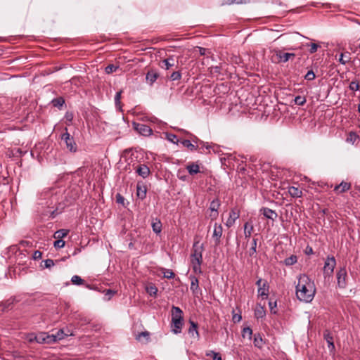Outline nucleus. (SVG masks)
<instances>
[{"instance_id": "obj_19", "label": "nucleus", "mask_w": 360, "mask_h": 360, "mask_svg": "<svg viewBox=\"0 0 360 360\" xmlns=\"http://www.w3.org/2000/svg\"><path fill=\"white\" fill-rule=\"evenodd\" d=\"M191 279V290L193 292V294H196L197 291L199 288V281L198 279L193 276H190Z\"/></svg>"}, {"instance_id": "obj_58", "label": "nucleus", "mask_w": 360, "mask_h": 360, "mask_svg": "<svg viewBox=\"0 0 360 360\" xmlns=\"http://www.w3.org/2000/svg\"><path fill=\"white\" fill-rule=\"evenodd\" d=\"M116 198L118 203H123L124 198L120 194H117Z\"/></svg>"}, {"instance_id": "obj_10", "label": "nucleus", "mask_w": 360, "mask_h": 360, "mask_svg": "<svg viewBox=\"0 0 360 360\" xmlns=\"http://www.w3.org/2000/svg\"><path fill=\"white\" fill-rule=\"evenodd\" d=\"M350 188V183L342 181L339 185L335 186L334 191L338 194L342 193L349 190Z\"/></svg>"}, {"instance_id": "obj_15", "label": "nucleus", "mask_w": 360, "mask_h": 360, "mask_svg": "<svg viewBox=\"0 0 360 360\" xmlns=\"http://www.w3.org/2000/svg\"><path fill=\"white\" fill-rule=\"evenodd\" d=\"M138 174L143 178H146L150 174V169L146 165H141L136 169Z\"/></svg>"}, {"instance_id": "obj_49", "label": "nucleus", "mask_w": 360, "mask_h": 360, "mask_svg": "<svg viewBox=\"0 0 360 360\" xmlns=\"http://www.w3.org/2000/svg\"><path fill=\"white\" fill-rule=\"evenodd\" d=\"M315 74L313 70H309L307 72V73L305 75L304 78L307 80L311 81L315 79Z\"/></svg>"}, {"instance_id": "obj_16", "label": "nucleus", "mask_w": 360, "mask_h": 360, "mask_svg": "<svg viewBox=\"0 0 360 360\" xmlns=\"http://www.w3.org/2000/svg\"><path fill=\"white\" fill-rule=\"evenodd\" d=\"M205 356L207 360H222L220 354L212 350L206 351Z\"/></svg>"}, {"instance_id": "obj_22", "label": "nucleus", "mask_w": 360, "mask_h": 360, "mask_svg": "<svg viewBox=\"0 0 360 360\" xmlns=\"http://www.w3.org/2000/svg\"><path fill=\"white\" fill-rule=\"evenodd\" d=\"M266 314L265 310L260 304L256 306L255 316L257 319L263 318Z\"/></svg>"}, {"instance_id": "obj_8", "label": "nucleus", "mask_w": 360, "mask_h": 360, "mask_svg": "<svg viewBox=\"0 0 360 360\" xmlns=\"http://www.w3.org/2000/svg\"><path fill=\"white\" fill-rule=\"evenodd\" d=\"M239 217H240L239 211L237 209H236V208L232 209L230 211L229 217V218H228V219H227V221L226 222V226L227 227L232 226L234 224L236 220L237 219H238Z\"/></svg>"}, {"instance_id": "obj_63", "label": "nucleus", "mask_w": 360, "mask_h": 360, "mask_svg": "<svg viewBox=\"0 0 360 360\" xmlns=\"http://www.w3.org/2000/svg\"><path fill=\"white\" fill-rule=\"evenodd\" d=\"M66 119L69 121H71L72 120V115H66Z\"/></svg>"}, {"instance_id": "obj_30", "label": "nucleus", "mask_w": 360, "mask_h": 360, "mask_svg": "<svg viewBox=\"0 0 360 360\" xmlns=\"http://www.w3.org/2000/svg\"><path fill=\"white\" fill-rule=\"evenodd\" d=\"M146 290L150 296H155L158 292V288L153 284L147 285Z\"/></svg>"}, {"instance_id": "obj_57", "label": "nucleus", "mask_w": 360, "mask_h": 360, "mask_svg": "<svg viewBox=\"0 0 360 360\" xmlns=\"http://www.w3.org/2000/svg\"><path fill=\"white\" fill-rule=\"evenodd\" d=\"M246 0H226V4H243L245 3Z\"/></svg>"}, {"instance_id": "obj_42", "label": "nucleus", "mask_w": 360, "mask_h": 360, "mask_svg": "<svg viewBox=\"0 0 360 360\" xmlns=\"http://www.w3.org/2000/svg\"><path fill=\"white\" fill-rule=\"evenodd\" d=\"M252 334V330L250 328L246 327V328H243V333H242V335L243 338H245L247 336L249 339H251Z\"/></svg>"}, {"instance_id": "obj_44", "label": "nucleus", "mask_w": 360, "mask_h": 360, "mask_svg": "<svg viewBox=\"0 0 360 360\" xmlns=\"http://www.w3.org/2000/svg\"><path fill=\"white\" fill-rule=\"evenodd\" d=\"M167 139L173 143H178L179 140L175 134H167Z\"/></svg>"}, {"instance_id": "obj_47", "label": "nucleus", "mask_w": 360, "mask_h": 360, "mask_svg": "<svg viewBox=\"0 0 360 360\" xmlns=\"http://www.w3.org/2000/svg\"><path fill=\"white\" fill-rule=\"evenodd\" d=\"M118 68L117 66H115L114 65H108L106 68H105V72L107 74H110V73H112L116 71V70Z\"/></svg>"}, {"instance_id": "obj_36", "label": "nucleus", "mask_w": 360, "mask_h": 360, "mask_svg": "<svg viewBox=\"0 0 360 360\" xmlns=\"http://www.w3.org/2000/svg\"><path fill=\"white\" fill-rule=\"evenodd\" d=\"M188 333L191 334L192 336H194V334H195L197 336H198V332L197 330V324L195 323L193 321H191V326L188 329Z\"/></svg>"}, {"instance_id": "obj_34", "label": "nucleus", "mask_w": 360, "mask_h": 360, "mask_svg": "<svg viewBox=\"0 0 360 360\" xmlns=\"http://www.w3.org/2000/svg\"><path fill=\"white\" fill-rule=\"evenodd\" d=\"M324 338L328 344V347L331 349H334L335 346L333 341V337L330 335L329 333H324Z\"/></svg>"}, {"instance_id": "obj_38", "label": "nucleus", "mask_w": 360, "mask_h": 360, "mask_svg": "<svg viewBox=\"0 0 360 360\" xmlns=\"http://www.w3.org/2000/svg\"><path fill=\"white\" fill-rule=\"evenodd\" d=\"M257 239L253 238L252 241V247L250 250L249 255L250 256L254 255L257 252Z\"/></svg>"}, {"instance_id": "obj_60", "label": "nucleus", "mask_w": 360, "mask_h": 360, "mask_svg": "<svg viewBox=\"0 0 360 360\" xmlns=\"http://www.w3.org/2000/svg\"><path fill=\"white\" fill-rule=\"evenodd\" d=\"M218 217V212H212L210 217L212 219H215Z\"/></svg>"}, {"instance_id": "obj_26", "label": "nucleus", "mask_w": 360, "mask_h": 360, "mask_svg": "<svg viewBox=\"0 0 360 360\" xmlns=\"http://www.w3.org/2000/svg\"><path fill=\"white\" fill-rule=\"evenodd\" d=\"M350 53L349 52L342 53L340 56L339 62L342 65H345L350 60Z\"/></svg>"}, {"instance_id": "obj_14", "label": "nucleus", "mask_w": 360, "mask_h": 360, "mask_svg": "<svg viewBox=\"0 0 360 360\" xmlns=\"http://www.w3.org/2000/svg\"><path fill=\"white\" fill-rule=\"evenodd\" d=\"M45 338H46L45 332H41L37 335L32 334L30 335V341L32 342V341L35 340L37 342H38L39 344H45L46 343Z\"/></svg>"}, {"instance_id": "obj_17", "label": "nucleus", "mask_w": 360, "mask_h": 360, "mask_svg": "<svg viewBox=\"0 0 360 360\" xmlns=\"http://www.w3.org/2000/svg\"><path fill=\"white\" fill-rule=\"evenodd\" d=\"M186 169L191 175H194L200 172V167L198 164L191 162L186 166Z\"/></svg>"}, {"instance_id": "obj_29", "label": "nucleus", "mask_w": 360, "mask_h": 360, "mask_svg": "<svg viewBox=\"0 0 360 360\" xmlns=\"http://www.w3.org/2000/svg\"><path fill=\"white\" fill-rule=\"evenodd\" d=\"M220 201L218 198L213 200L210 206L211 212H218V209L220 207Z\"/></svg>"}, {"instance_id": "obj_39", "label": "nucleus", "mask_w": 360, "mask_h": 360, "mask_svg": "<svg viewBox=\"0 0 360 360\" xmlns=\"http://www.w3.org/2000/svg\"><path fill=\"white\" fill-rule=\"evenodd\" d=\"M71 281L75 285H82L84 283V280L80 276L75 275L72 277Z\"/></svg>"}, {"instance_id": "obj_11", "label": "nucleus", "mask_w": 360, "mask_h": 360, "mask_svg": "<svg viewBox=\"0 0 360 360\" xmlns=\"http://www.w3.org/2000/svg\"><path fill=\"white\" fill-rule=\"evenodd\" d=\"M276 56L279 61L286 63L290 58H294L295 54L293 53H283L280 51L276 52Z\"/></svg>"}, {"instance_id": "obj_46", "label": "nucleus", "mask_w": 360, "mask_h": 360, "mask_svg": "<svg viewBox=\"0 0 360 360\" xmlns=\"http://www.w3.org/2000/svg\"><path fill=\"white\" fill-rule=\"evenodd\" d=\"M181 75L180 72H179V71L173 72L172 73V75H170V79L172 81L179 80L181 79Z\"/></svg>"}, {"instance_id": "obj_9", "label": "nucleus", "mask_w": 360, "mask_h": 360, "mask_svg": "<svg viewBox=\"0 0 360 360\" xmlns=\"http://www.w3.org/2000/svg\"><path fill=\"white\" fill-rule=\"evenodd\" d=\"M260 212L267 219H272L273 221L275 220L278 214L277 213L269 208L267 207H262L260 209Z\"/></svg>"}, {"instance_id": "obj_3", "label": "nucleus", "mask_w": 360, "mask_h": 360, "mask_svg": "<svg viewBox=\"0 0 360 360\" xmlns=\"http://www.w3.org/2000/svg\"><path fill=\"white\" fill-rule=\"evenodd\" d=\"M203 250V244L200 245L198 241L195 242L193 246V252L191 254V262H202Z\"/></svg>"}, {"instance_id": "obj_51", "label": "nucleus", "mask_w": 360, "mask_h": 360, "mask_svg": "<svg viewBox=\"0 0 360 360\" xmlns=\"http://www.w3.org/2000/svg\"><path fill=\"white\" fill-rule=\"evenodd\" d=\"M149 335H150V334L148 332L144 331V332H141V333H139L136 338L138 340H141L142 338L148 339Z\"/></svg>"}, {"instance_id": "obj_48", "label": "nucleus", "mask_w": 360, "mask_h": 360, "mask_svg": "<svg viewBox=\"0 0 360 360\" xmlns=\"http://www.w3.org/2000/svg\"><path fill=\"white\" fill-rule=\"evenodd\" d=\"M307 46L310 47V49H309L310 53H314L316 52L318 48L319 47V46L315 43L307 44Z\"/></svg>"}, {"instance_id": "obj_50", "label": "nucleus", "mask_w": 360, "mask_h": 360, "mask_svg": "<svg viewBox=\"0 0 360 360\" xmlns=\"http://www.w3.org/2000/svg\"><path fill=\"white\" fill-rule=\"evenodd\" d=\"M65 243L64 240H63L62 239H58L54 242L53 245L56 248H61L65 246Z\"/></svg>"}, {"instance_id": "obj_23", "label": "nucleus", "mask_w": 360, "mask_h": 360, "mask_svg": "<svg viewBox=\"0 0 360 360\" xmlns=\"http://www.w3.org/2000/svg\"><path fill=\"white\" fill-rule=\"evenodd\" d=\"M136 195L141 199H144L146 196V188L144 186L137 185Z\"/></svg>"}, {"instance_id": "obj_12", "label": "nucleus", "mask_w": 360, "mask_h": 360, "mask_svg": "<svg viewBox=\"0 0 360 360\" xmlns=\"http://www.w3.org/2000/svg\"><path fill=\"white\" fill-rule=\"evenodd\" d=\"M222 230L221 225L215 223L212 237L214 238L217 243H219L220 238L222 236Z\"/></svg>"}, {"instance_id": "obj_25", "label": "nucleus", "mask_w": 360, "mask_h": 360, "mask_svg": "<svg viewBox=\"0 0 360 360\" xmlns=\"http://www.w3.org/2000/svg\"><path fill=\"white\" fill-rule=\"evenodd\" d=\"M152 229L155 233H160L162 231L161 221L156 219L155 221L152 222Z\"/></svg>"}, {"instance_id": "obj_59", "label": "nucleus", "mask_w": 360, "mask_h": 360, "mask_svg": "<svg viewBox=\"0 0 360 360\" xmlns=\"http://www.w3.org/2000/svg\"><path fill=\"white\" fill-rule=\"evenodd\" d=\"M41 257V252L40 251H35L34 253V258L39 259Z\"/></svg>"}, {"instance_id": "obj_4", "label": "nucleus", "mask_w": 360, "mask_h": 360, "mask_svg": "<svg viewBox=\"0 0 360 360\" xmlns=\"http://www.w3.org/2000/svg\"><path fill=\"white\" fill-rule=\"evenodd\" d=\"M335 266L336 260L335 257H328L325 261L323 266V274L325 277L332 276Z\"/></svg>"}, {"instance_id": "obj_53", "label": "nucleus", "mask_w": 360, "mask_h": 360, "mask_svg": "<svg viewBox=\"0 0 360 360\" xmlns=\"http://www.w3.org/2000/svg\"><path fill=\"white\" fill-rule=\"evenodd\" d=\"M233 316L232 320L234 323L240 322L242 319V316L240 314H235L234 311H233Z\"/></svg>"}, {"instance_id": "obj_43", "label": "nucleus", "mask_w": 360, "mask_h": 360, "mask_svg": "<svg viewBox=\"0 0 360 360\" xmlns=\"http://www.w3.org/2000/svg\"><path fill=\"white\" fill-rule=\"evenodd\" d=\"M53 106L61 107L65 103L64 100L62 98H55L52 101Z\"/></svg>"}, {"instance_id": "obj_6", "label": "nucleus", "mask_w": 360, "mask_h": 360, "mask_svg": "<svg viewBox=\"0 0 360 360\" xmlns=\"http://www.w3.org/2000/svg\"><path fill=\"white\" fill-rule=\"evenodd\" d=\"M347 270L345 267L340 268L337 272V283L338 285L340 288H345L347 285Z\"/></svg>"}, {"instance_id": "obj_13", "label": "nucleus", "mask_w": 360, "mask_h": 360, "mask_svg": "<svg viewBox=\"0 0 360 360\" xmlns=\"http://www.w3.org/2000/svg\"><path fill=\"white\" fill-rule=\"evenodd\" d=\"M269 285L266 281H264L262 286L258 288V295L262 298H266L269 295Z\"/></svg>"}, {"instance_id": "obj_31", "label": "nucleus", "mask_w": 360, "mask_h": 360, "mask_svg": "<svg viewBox=\"0 0 360 360\" xmlns=\"http://www.w3.org/2000/svg\"><path fill=\"white\" fill-rule=\"evenodd\" d=\"M254 345L258 348H262L263 346V340L259 334H255L254 338Z\"/></svg>"}, {"instance_id": "obj_35", "label": "nucleus", "mask_w": 360, "mask_h": 360, "mask_svg": "<svg viewBox=\"0 0 360 360\" xmlns=\"http://www.w3.org/2000/svg\"><path fill=\"white\" fill-rule=\"evenodd\" d=\"M297 257L295 255H291L290 257H287L284 260V264L287 266H290V265L295 264L297 262Z\"/></svg>"}, {"instance_id": "obj_24", "label": "nucleus", "mask_w": 360, "mask_h": 360, "mask_svg": "<svg viewBox=\"0 0 360 360\" xmlns=\"http://www.w3.org/2000/svg\"><path fill=\"white\" fill-rule=\"evenodd\" d=\"M359 136L354 131H350L346 139V141L351 144H354L359 140Z\"/></svg>"}, {"instance_id": "obj_5", "label": "nucleus", "mask_w": 360, "mask_h": 360, "mask_svg": "<svg viewBox=\"0 0 360 360\" xmlns=\"http://www.w3.org/2000/svg\"><path fill=\"white\" fill-rule=\"evenodd\" d=\"M61 139L65 141L68 150L73 153L77 151V144L73 137L70 136L68 132L67 128H65V132L62 134Z\"/></svg>"}, {"instance_id": "obj_37", "label": "nucleus", "mask_w": 360, "mask_h": 360, "mask_svg": "<svg viewBox=\"0 0 360 360\" xmlns=\"http://www.w3.org/2000/svg\"><path fill=\"white\" fill-rule=\"evenodd\" d=\"M45 340H46V343L45 344H53V343H56V337L53 336V334H49L48 333H46L45 332Z\"/></svg>"}, {"instance_id": "obj_41", "label": "nucleus", "mask_w": 360, "mask_h": 360, "mask_svg": "<svg viewBox=\"0 0 360 360\" xmlns=\"http://www.w3.org/2000/svg\"><path fill=\"white\" fill-rule=\"evenodd\" d=\"M191 264H192L193 271L196 274L197 273L200 274L201 273L200 265H201L202 262H191Z\"/></svg>"}, {"instance_id": "obj_20", "label": "nucleus", "mask_w": 360, "mask_h": 360, "mask_svg": "<svg viewBox=\"0 0 360 360\" xmlns=\"http://www.w3.org/2000/svg\"><path fill=\"white\" fill-rule=\"evenodd\" d=\"M253 229L254 227L251 223L246 222L244 224V235L245 238H249L251 236Z\"/></svg>"}, {"instance_id": "obj_7", "label": "nucleus", "mask_w": 360, "mask_h": 360, "mask_svg": "<svg viewBox=\"0 0 360 360\" xmlns=\"http://www.w3.org/2000/svg\"><path fill=\"white\" fill-rule=\"evenodd\" d=\"M134 129L143 136H150L152 134L153 130L150 127L141 123H134Z\"/></svg>"}, {"instance_id": "obj_21", "label": "nucleus", "mask_w": 360, "mask_h": 360, "mask_svg": "<svg viewBox=\"0 0 360 360\" xmlns=\"http://www.w3.org/2000/svg\"><path fill=\"white\" fill-rule=\"evenodd\" d=\"M158 77V74L154 70H150L146 75V80L150 84H153Z\"/></svg>"}, {"instance_id": "obj_56", "label": "nucleus", "mask_w": 360, "mask_h": 360, "mask_svg": "<svg viewBox=\"0 0 360 360\" xmlns=\"http://www.w3.org/2000/svg\"><path fill=\"white\" fill-rule=\"evenodd\" d=\"M269 307H270L271 313L276 314V311L274 310V309L276 307V305H277L276 302H269Z\"/></svg>"}, {"instance_id": "obj_40", "label": "nucleus", "mask_w": 360, "mask_h": 360, "mask_svg": "<svg viewBox=\"0 0 360 360\" xmlns=\"http://www.w3.org/2000/svg\"><path fill=\"white\" fill-rule=\"evenodd\" d=\"M162 271L165 278H172L174 277V273L170 269H162Z\"/></svg>"}, {"instance_id": "obj_45", "label": "nucleus", "mask_w": 360, "mask_h": 360, "mask_svg": "<svg viewBox=\"0 0 360 360\" xmlns=\"http://www.w3.org/2000/svg\"><path fill=\"white\" fill-rule=\"evenodd\" d=\"M295 103L298 105H303L306 103V99L304 97L297 96L295 98Z\"/></svg>"}, {"instance_id": "obj_64", "label": "nucleus", "mask_w": 360, "mask_h": 360, "mask_svg": "<svg viewBox=\"0 0 360 360\" xmlns=\"http://www.w3.org/2000/svg\"><path fill=\"white\" fill-rule=\"evenodd\" d=\"M65 333H68L69 336L74 335L73 333L71 332L69 329H67L66 330H65Z\"/></svg>"}, {"instance_id": "obj_61", "label": "nucleus", "mask_w": 360, "mask_h": 360, "mask_svg": "<svg viewBox=\"0 0 360 360\" xmlns=\"http://www.w3.org/2000/svg\"><path fill=\"white\" fill-rule=\"evenodd\" d=\"M264 281H263L262 278H259L257 281L256 285L258 286V288L262 286V284Z\"/></svg>"}, {"instance_id": "obj_28", "label": "nucleus", "mask_w": 360, "mask_h": 360, "mask_svg": "<svg viewBox=\"0 0 360 360\" xmlns=\"http://www.w3.org/2000/svg\"><path fill=\"white\" fill-rule=\"evenodd\" d=\"M68 232L67 229H60L55 232L53 237L56 239H62L68 235Z\"/></svg>"}, {"instance_id": "obj_33", "label": "nucleus", "mask_w": 360, "mask_h": 360, "mask_svg": "<svg viewBox=\"0 0 360 360\" xmlns=\"http://www.w3.org/2000/svg\"><path fill=\"white\" fill-rule=\"evenodd\" d=\"M174 60L172 58L165 59L162 61V68H165L166 70H169L171 67L174 66L173 62Z\"/></svg>"}, {"instance_id": "obj_54", "label": "nucleus", "mask_w": 360, "mask_h": 360, "mask_svg": "<svg viewBox=\"0 0 360 360\" xmlns=\"http://www.w3.org/2000/svg\"><path fill=\"white\" fill-rule=\"evenodd\" d=\"M349 89L352 91H357L359 89V83L355 82H352L349 84Z\"/></svg>"}, {"instance_id": "obj_52", "label": "nucleus", "mask_w": 360, "mask_h": 360, "mask_svg": "<svg viewBox=\"0 0 360 360\" xmlns=\"http://www.w3.org/2000/svg\"><path fill=\"white\" fill-rule=\"evenodd\" d=\"M55 264V262L53 259H47L44 260V266L47 269H50L51 267L53 266Z\"/></svg>"}, {"instance_id": "obj_32", "label": "nucleus", "mask_w": 360, "mask_h": 360, "mask_svg": "<svg viewBox=\"0 0 360 360\" xmlns=\"http://www.w3.org/2000/svg\"><path fill=\"white\" fill-rule=\"evenodd\" d=\"M181 143L190 150H195L197 149V146H195L194 144L191 143L189 140H182L181 141Z\"/></svg>"}, {"instance_id": "obj_1", "label": "nucleus", "mask_w": 360, "mask_h": 360, "mask_svg": "<svg viewBox=\"0 0 360 360\" xmlns=\"http://www.w3.org/2000/svg\"><path fill=\"white\" fill-rule=\"evenodd\" d=\"M316 293L314 281L306 274H302L298 278L296 285V296L302 302H311Z\"/></svg>"}, {"instance_id": "obj_2", "label": "nucleus", "mask_w": 360, "mask_h": 360, "mask_svg": "<svg viewBox=\"0 0 360 360\" xmlns=\"http://www.w3.org/2000/svg\"><path fill=\"white\" fill-rule=\"evenodd\" d=\"M183 311L178 307L173 306L172 308V323L173 332L176 334L179 333L183 326Z\"/></svg>"}, {"instance_id": "obj_18", "label": "nucleus", "mask_w": 360, "mask_h": 360, "mask_svg": "<svg viewBox=\"0 0 360 360\" xmlns=\"http://www.w3.org/2000/svg\"><path fill=\"white\" fill-rule=\"evenodd\" d=\"M288 193L292 198H300L302 195V191L297 187L290 186L288 188Z\"/></svg>"}, {"instance_id": "obj_55", "label": "nucleus", "mask_w": 360, "mask_h": 360, "mask_svg": "<svg viewBox=\"0 0 360 360\" xmlns=\"http://www.w3.org/2000/svg\"><path fill=\"white\" fill-rule=\"evenodd\" d=\"M121 94H122L121 91H118V92H117V94L115 96V102L117 105L120 104Z\"/></svg>"}, {"instance_id": "obj_62", "label": "nucleus", "mask_w": 360, "mask_h": 360, "mask_svg": "<svg viewBox=\"0 0 360 360\" xmlns=\"http://www.w3.org/2000/svg\"><path fill=\"white\" fill-rule=\"evenodd\" d=\"M199 51H200V55H205V51H206L205 49L199 47Z\"/></svg>"}, {"instance_id": "obj_27", "label": "nucleus", "mask_w": 360, "mask_h": 360, "mask_svg": "<svg viewBox=\"0 0 360 360\" xmlns=\"http://www.w3.org/2000/svg\"><path fill=\"white\" fill-rule=\"evenodd\" d=\"M53 336L56 337V342H57L58 340L64 339L65 337L69 336V334L65 333L64 329H60L56 334H53Z\"/></svg>"}]
</instances>
